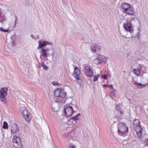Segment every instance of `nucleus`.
Masks as SVG:
<instances>
[{"instance_id": "obj_1", "label": "nucleus", "mask_w": 148, "mask_h": 148, "mask_svg": "<svg viewBox=\"0 0 148 148\" xmlns=\"http://www.w3.org/2000/svg\"><path fill=\"white\" fill-rule=\"evenodd\" d=\"M55 96L59 97V99L63 100L62 102H65L66 101V99L67 97L66 95V92L65 90L62 88H58L56 89L54 91Z\"/></svg>"}, {"instance_id": "obj_2", "label": "nucleus", "mask_w": 148, "mask_h": 148, "mask_svg": "<svg viewBox=\"0 0 148 148\" xmlns=\"http://www.w3.org/2000/svg\"><path fill=\"white\" fill-rule=\"evenodd\" d=\"M118 132L119 134H125L128 131V127L125 123L120 122L118 123Z\"/></svg>"}, {"instance_id": "obj_3", "label": "nucleus", "mask_w": 148, "mask_h": 148, "mask_svg": "<svg viewBox=\"0 0 148 148\" xmlns=\"http://www.w3.org/2000/svg\"><path fill=\"white\" fill-rule=\"evenodd\" d=\"M13 145L16 148H22V144L20 138L16 136H14L12 139Z\"/></svg>"}, {"instance_id": "obj_4", "label": "nucleus", "mask_w": 148, "mask_h": 148, "mask_svg": "<svg viewBox=\"0 0 148 148\" xmlns=\"http://www.w3.org/2000/svg\"><path fill=\"white\" fill-rule=\"evenodd\" d=\"M64 112L65 114L68 116H70L74 111L73 109V107L70 105H66L64 106Z\"/></svg>"}, {"instance_id": "obj_5", "label": "nucleus", "mask_w": 148, "mask_h": 148, "mask_svg": "<svg viewBox=\"0 0 148 148\" xmlns=\"http://www.w3.org/2000/svg\"><path fill=\"white\" fill-rule=\"evenodd\" d=\"M83 71L86 75L89 77H91L93 75V71L88 66H86L83 69Z\"/></svg>"}, {"instance_id": "obj_6", "label": "nucleus", "mask_w": 148, "mask_h": 148, "mask_svg": "<svg viewBox=\"0 0 148 148\" xmlns=\"http://www.w3.org/2000/svg\"><path fill=\"white\" fill-rule=\"evenodd\" d=\"M124 28L127 31L130 32L131 33H132L134 32V29L133 27H132L131 24L130 23H127L123 25Z\"/></svg>"}, {"instance_id": "obj_7", "label": "nucleus", "mask_w": 148, "mask_h": 148, "mask_svg": "<svg viewBox=\"0 0 148 148\" xmlns=\"http://www.w3.org/2000/svg\"><path fill=\"white\" fill-rule=\"evenodd\" d=\"M20 130L19 126L16 123H13L11 125V130L12 133H15Z\"/></svg>"}, {"instance_id": "obj_8", "label": "nucleus", "mask_w": 148, "mask_h": 148, "mask_svg": "<svg viewBox=\"0 0 148 148\" xmlns=\"http://www.w3.org/2000/svg\"><path fill=\"white\" fill-rule=\"evenodd\" d=\"M39 45L37 49H38L41 48L47 45H51V43L49 42H48L43 40L42 41L41 40H40L38 41Z\"/></svg>"}, {"instance_id": "obj_9", "label": "nucleus", "mask_w": 148, "mask_h": 148, "mask_svg": "<svg viewBox=\"0 0 148 148\" xmlns=\"http://www.w3.org/2000/svg\"><path fill=\"white\" fill-rule=\"evenodd\" d=\"M80 71L79 69L77 66L75 67L74 69L73 75L76 79H79Z\"/></svg>"}, {"instance_id": "obj_10", "label": "nucleus", "mask_w": 148, "mask_h": 148, "mask_svg": "<svg viewBox=\"0 0 148 148\" xmlns=\"http://www.w3.org/2000/svg\"><path fill=\"white\" fill-rule=\"evenodd\" d=\"M8 90V88L7 87L2 88L0 90V96L5 97L7 95Z\"/></svg>"}, {"instance_id": "obj_11", "label": "nucleus", "mask_w": 148, "mask_h": 148, "mask_svg": "<svg viewBox=\"0 0 148 148\" xmlns=\"http://www.w3.org/2000/svg\"><path fill=\"white\" fill-rule=\"evenodd\" d=\"M124 12L127 14L133 15L134 13V11L132 9L131 6L127 8V10H125Z\"/></svg>"}, {"instance_id": "obj_12", "label": "nucleus", "mask_w": 148, "mask_h": 148, "mask_svg": "<svg viewBox=\"0 0 148 148\" xmlns=\"http://www.w3.org/2000/svg\"><path fill=\"white\" fill-rule=\"evenodd\" d=\"M47 56H49L51 55L52 56V58L53 59L54 58L53 55L54 52V49L53 48L47 49Z\"/></svg>"}, {"instance_id": "obj_13", "label": "nucleus", "mask_w": 148, "mask_h": 148, "mask_svg": "<svg viewBox=\"0 0 148 148\" xmlns=\"http://www.w3.org/2000/svg\"><path fill=\"white\" fill-rule=\"evenodd\" d=\"M133 124L136 126L137 129L141 128L140 123L138 119H135L133 122Z\"/></svg>"}, {"instance_id": "obj_14", "label": "nucleus", "mask_w": 148, "mask_h": 148, "mask_svg": "<svg viewBox=\"0 0 148 148\" xmlns=\"http://www.w3.org/2000/svg\"><path fill=\"white\" fill-rule=\"evenodd\" d=\"M138 129H137V128H136L135 129V131L136 132V134H137V138L139 139H140L142 137V129L140 128L139 129L138 131Z\"/></svg>"}, {"instance_id": "obj_15", "label": "nucleus", "mask_w": 148, "mask_h": 148, "mask_svg": "<svg viewBox=\"0 0 148 148\" xmlns=\"http://www.w3.org/2000/svg\"><path fill=\"white\" fill-rule=\"evenodd\" d=\"M47 49L42 48L40 51V53L43 57L47 58Z\"/></svg>"}, {"instance_id": "obj_16", "label": "nucleus", "mask_w": 148, "mask_h": 148, "mask_svg": "<svg viewBox=\"0 0 148 148\" xmlns=\"http://www.w3.org/2000/svg\"><path fill=\"white\" fill-rule=\"evenodd\" d=\"M134 84L139 89L144 88L145 87L146 85H147V84H143L141 83H138L136 82H135Z\"/></svg>"}, {"instance_id": "obj_17", "label": "nucleus", "mask_w": 148, "mask_h": 148, "mask_svg": "<svg viewBox=\"0 0 148 148\" xmlns=\"http://www.w3.org/2000/svg\"><path fill=\"white\" fill-rule=\"evenodd\" d=\"M101 49V47L97 45H96L92 49V51L95 53L97 51H99Z\"/></svg>"}, {"instance_id": "obj_18", "label": "nucleus", "mask_w": 148, "mask_h": 148, "mask_svg": "<svg viewBox=\"0 0 148 148\" xmlns=\"http://www.w3.org/2000/svg\"><path fill=\"white\" fill-rule=\"evenodd\" d=\"M51 108L53 111L57 112L59 109V106L58 104L53 103L52 105Z\"/></svg>"}, {"instance_id": "obj_19", "label": "nucleus", "mask_w": 148, "mask_h": 148, "mask_svg": "<svg viewBox=\"0 0 148 148\" xmlns=\"http://www.w3.org/2000/svg\"><path fill=\"white\" fill-rule=\"evenodd\" d=\"M130 5L128 3H124L122 4L121 5V7L123 9H124L123 11L124 12L126 10H127V8H129V7H130Z\"/></svg>"}, {"instance_id": "obj_20", "label": "nucleus", "mask_w": 148, "mask_h": 148, "mask_svg": "<svg viewBox=\"0 0 148 148\" xmlns=\"http://www.w3.org/2000/svg\"><path fill=\"white\" fill-rule=\"evenodd\" d=\"M98 58L99 60V62H100L101 64L103 62V63H105V59L104 58V56L101 55H99L98 56Z\"/></svg>"}, {"instance_id": "obj_21", "label": "nucleus", "mask_w": 148, "mask_h": 148, "mask_svg": "<svg viewBox=\"0 0 148 148\" xmlns=\"http://www.w3.org/2000/svg\"><path fill=\"white\" fill-rule=\"evenodd\" d=\"M141 69V66H140V67L137 69H133V71L135 74L138 76H140V74Z\"/></svg>"}, {"instance_id": "obj_22", "label": "nucleus", "mask_w": 148, "mask_h": 148, "mask_svg": "<svg viewBox=\"0 0 148 148\" xmlns=\"http://www.w3.org/2000/svg\"><path fill=\"white\" fill-rule=\"evenodd\" d=\"M21 113L23 114V117L24 116H25V115H27L28 114V113H29L28 111L25 109V107L23 108V111L21 112Z\"/></svg>"}, {"instance_id": "obj_23", "label": "nucleus", "mask_w": 148, "mask_h": 148, "mask_svg": "<svg viewBox=\"0 0 148 148\" xmlns=\"http://www.w3.org/2000/svg\"><path fill=\"white\" fill-rule=\"evenodd\" d=\"M122 106L121 104H119L116 106V109L117 112H119L122 109Z\"/></svg>"}, {"instance_id": "obj_24", "label": "nucleus", "mask_w": 148, "mask_h": 148, "mask_svg": "<svg viewBox=\"0 0 148 148\" xmlns=\"http://www.w3.org/2000/svg\"><path fill=\"white\" fill-rule=\"evenodd\" d=\"M30 113H28V114L27 115H25V116H24V118L25 119V120L26 121L28 122L29 121H30V120L31 118L29 117Z\"/></svg>"}, {"instance_id": "obj_25", "label": "nucleus", "mask_w": 148, "mask_h": 148, "mask_svg": "<svg viewBox=\"0 0 148 148\" xmlns=\"http://www.w3.org/2000/svg\"><path fill=\"white\" fill-rule=\"evenodd\" d=\"M41 66H42L43 68L45 70H47L48 69V67L45 64L44 62H41Z\"/></svg>"}, {"instance_id": "obj_26", "label": "nucleus", "mask_w": 148, "mask_h": 148, "mask_svg": "<svg viewBox=\"0 0 148 148\" xmlns=\"http://www.w3.org/2000/svg\"><path fill=\"white\" fill-rule=\"evenodd\" d=\"M0 100L4 103H5L7 102V100L5 98V97H1V96H0Z\"/></svg>"}, {"instance_id": "obj_27", "label": "nucleus", "mask_w": 148, "mask_h": 148, "mask_svg": "<svg viewBox=\"0 0 148 148\" xmlns=\"http://www.w3.org/2000/svg\"><path fill=\"white\" fill-rule=\"evenodd\" d=\"M3 127L4 129H7L8 127V125L7 123L5 122H3Z\"/></svg>"}, {"instance_id": "obj_28", "label": "nucleus", "mask_w": 148, "mask_h": 148, "mask_svg": "<svg viewBox=\"0 0 148 148\" xmlns=\"http://www.w3.org/2000/svg\"><path fill=\"white\" fill-rule=\"evenodd\" d=\"M76 146L75 145L72 143H69L67 147V148H75Z\"/></svg>"}, {"instance_id": "obj_29", "label": "nucleus", "mask_w": 148, "mask_h": 148, "mask_svg": "<svg viewBox=\"0 0 148 148\" xmlns=\"http://www.w3.org/2000/svg\"><path fill=\"white\" fill-rule=\"evenodd\" d=\"M99 76V74H98L97 75L94 76L93 79V82L96 81L97 80Z\"/></svg>"}, {"instance_id": "obj_30", "label": "nucleus", "mask_w": 148, "mask_h": 148, "mask_svg": "<svg viewBox=\"0 0 148 148\" xmlns=\"http://www.w3.org/2000/svg\"><path fill=\"white\" fill-rule=\"evenodd\" d=\"M94 62L96 64H101L100 62H99V60L98 58V57L97 58L95 59L94 60Z\"/></svg>"}, {"instance_id": "obj_31", "label": "nucleus", "mask_w": 148, "mask_h": 148, "mask_svg": "<svg viewBox=\"0 0 148 148\" xmlns=\"http://www.w3.org/2000/svg\"><path fill=\"white\" fill-rule=\"evenodd\" d=\"M71 119L74 120L75 122H76V121L78 119L77 118V117L76 115L74 117H72Z\"/></svg>"}, {"instance_id": "obj_32", "label": "nucleus", "mask_w": 148, "mask_h": 148, "mask_svg": "<svg viewBox=\"0 0 148 148\" xmlns=\"http://www.w3.org/2000/svg\"><path fill=\"white\" fill-rule=\"evenodd\" d=\"M146 145L148 146V139H145L144 140Z\"/></svg>"}, {"instance_id": "obj_33", "label": "nucleus", "mask_w": 148, "mask_h": 148, "mask_svg": "<svg viewBox=\"0 0 148 148\" xmlns=\"http://www.w3.org/2000/svg\"><path fill=\"white\" fill-rule=\"evenodd\" d=\"M15 21L14 22V27H16V22H17V17L16 16H15Z\"/></svg>"}, {"instance_id": "obj_34", "label": "nucleus", "mask_w": 148, "mask_h": 148, "mask_svg": "<svg viewBox=\"0 0 148 148\" xmlns=\"http://www.w3.org/2000/svg\"><path fill=\"white\" fill-rule=\"evenodd\" d=\"M135 20V21H136H136H137V19L135 18H132L130 19V20L132 22H133L134 21V20Z\"/></svg>"}, {"instance_id": "obj_35", "label": "nucleus", "mask_w": 148, "mask_h": 148, "mask_svg": "<svg viewBox=\"0 0 148 148\" xmlns=\"http://www.w3.org/2000/svg\"><path fill=\"white\" fill-rule=\"evenodd\" d=\"M119 112H120L121 114H124V111L122 109L121 110L119 111Z\"/></svg>"}, {"instance_id": "obj_36", "label": "nucleus", "mask_w": 148, "mask_h": 148, "mask_svg": "<svg viewBox=\"0 0 148 148\" xmlns=\"http://www.w3.org/2000/svg\"><path fill=\"white\" fill-rule=\"evenodd\" d=\"M102 77H103V78L105 79H106L107 78V76L106 75H102Z\"/></svg>"}, {"instance_id": "obj_37", "label": "nucleus", "mask_w": 148, "mask_h": 148, "mask_svg": "<svg viewBox=\"0 0 148 148\" xmlns=\"http://www.w3.org/2000/svg\"><path fill=\"white\" fill-rule=\"evenodd\" d=\"M120 117H121V116H118L117 115H116L115 116V118H117V119L118 120L120 119H121L120 118Z\"/></svg>"}, {"instance_id": "obj_38", "label": "nucleus", "mask_w": 148, "mask_h": 148, "mask_svg": "<svg viewBox=\"0 0 148 148\" xmlns=\"http://www.w3.org/2000/svg\"><path fill=\"white\" fill-rule=\"evenodd\" d=\"M52 84L53 85H56L57 84V83L55 82H52Z\"/></svg>"}, {"instance_id": "obj_39", "label": "nucleus", "mask_w": 148, "mask_h": 148, "mask_svg": "<svg viewBox=\"0 0 148 148\" xmlns=\"http://www.w3.org/2000/svg\"><path fill=\"white\" fill-rule=\"evenodd\" d=\"M72 106L73 107V108H74L75 109H77V107L75 105H73Z\"/></svg>"}, {"instance_id": "obj_40", "label": "nucleus", "mask_w": 148, "mask_h": 148, "mask_svg": "<svg viewBox=\"0 0 148 148\" xmlns=\"http://www.w3.org/2000/svg\"><path fill=\"white\" fill-rule=\"evenodd\" d=\"M0 30L1 31L4 32L5 29H3L2 27H0Z\"/></svg>"}, {"instance_id": "obj_41", "label": "nucleus", "mask_w": 148, "mask_h": 148, "mask_svg": "<svg viewBox=\"0 0 148 148\" xmlns=\"http://www.w3.org/2000/svg\"><path fill=\"white\" fill-rule=\"evenodd\" d=\"M6 21V20H1L0 21V22L1 23L3 24V22L4 21Z\"/></svg>"}, {"instance_id": "obj_42", "label": "nucleus", "mask_w": 148, "mask_h": 148, "mask_svg": "<svg viewBox=\"0 0 148 148\" xmlns=\"http://www.w3.org/2000/svg\"><path fill=\"white\" fill-rule=\"evenodd\" d=\"M31 36L32 38L35 39V37L32 34H31Z\"/></svg>"}, {"instance_id": "obj_43", "label": "nucleus", "mask_w": 148, "mask_h": 148, "mask_svg": "<svg viewBox=\"0 0 148 148\" xmlns=\"http://www.w3.org/2000/svg\"><path fill=\"white\" fill-rule=\"evenodd\" d=\"M109 87H111L112 89H113V86L112 85H110L109 86Z\"/></svg>"}, {"instance_id": "obj_44", "label": "nucleus", "mask_w": 148, "mask_h": 148, "mask_svg": "<svg viewBox=\"0 0 148 148\" xmlns=\"http://www.w3.org/2000/svg\"><path fill=\"white\" fill-rule=\"evenodd\" d=\"M9 31V30L8 29L5 30L4 32H8Z\"/></svg>"}, {"instance_id": "obj_45", "label": "nucleus", "mask_w": 148, "mask_h": 148, "mask_svg": "<svg viewBox=\"0 0 148 148\" xmlns=\"http://www.w3.org/2000/svg\"><path fill=\"white\" fill-rule=\"evenodd\" d=\"M80 115V114L79 113L77 115H76V116H77V117L78 116H79Z\"/></svg>"}, {"instance_id": "obj_46", "label": "nucleus", "mask_w": 148, "mask_h": 148, "mask_svg": "<svg viewBox=\"0 0 148 148\" xmlns=\"http://www.w3.org/2000/svg\"><path fill=\"white\" fill-rule=\"evenodd\" d=\"M103 86H104V87H106L107 86V85H103Z\"/></svg>"}, {"instance_id": "obj_47", "label": "nucleus", "mask_w": 148, "mask_h": 148, "mask_svg": "<svg viewBox=\"0 0 148 148\" xmlns=\"http://www.w3.org/2000/svg\"><path fill=\"white\" fill-rule=\"evenodd\" d=\"M12 45H13V44L14 43V42H12Z\"/></svg>"}, {"instance_id": "obj_48", "label": "nucleus", "mask_w": 148, "mask_h": 148, "mask_svg": "<svg viewBox=\"0 0 148 148\" xmlns=\"http://www.w3.org/2000/svg\"><path fill=\"white\" fill-rule=\"evenodd\" d=\"M42 55H41L40 56V58H41V56H42Z\"/></svg>"}, {"instance_id": "obj_49", "label": "nucleus", "mask_w": 148, "mask_h": 148, "mask_svg": "<svg viewBox=\"0 0 148 148\" xmlns=\"http://www.w3.org/2000/svg\"><path fill=\"white\" fill-rule=\"evenodd\" d=\"M124 37H125V38H129V37H125V36H124Z\"/></svg>"}, {"instance_id": "obj_50", "label": "nucleus", "mask_w": 148, "mask_h": 148, "mask_svg": "<svg viewBox=\"0 0 148 148\" xmlns=\"http://www.w3.org/2000/svg\"><path fill=\"white\" fill-rule=\"evenodd\" d=\"M13 37V36H12V37H11V39H12V38Z\"/></svg>"}, {"instance_id": "obj_51", "label": "nucleus", "mask_w": 148, "mask_h": 148, "mask_svg": "<svg viewBox=\"0 0 148 148\" xmlns=\"http://www.w3.org/2000/svg\"><path fill=\"white\" fill-rule=\"evenodd\" d=\"M55 102H56V103H57V101H55Z\"/></svg>"}, {"instance_id": "obj_52", "label": "nucleus", "mask_w": 148, "mask_h": 148, "mask_svg": "<svg viewBox=\"0 0 148 148\" xmlns=\"http://www.w3.org/2000/svg\"><path fill=\"white\" fill-rule=\"evenodd\" d=\"M138 38H139V36H138Z\"/></svg>"}, {"instance_id": "obj_53", "label": "nucleus", "mask_w": 148, "mask_h": 148, "mask_svg": "<svg viewBox=\"0 0 148 148\" xmlns=\"http://www.w3.org/2000/svg\"><path fill=\"white\" fill-rule=\"evenodd\" d=\"M113 93V92H111V93Z\"/></svg>"}]
</instances>
